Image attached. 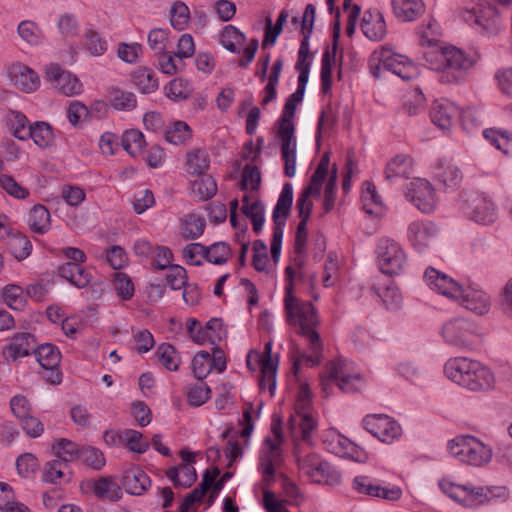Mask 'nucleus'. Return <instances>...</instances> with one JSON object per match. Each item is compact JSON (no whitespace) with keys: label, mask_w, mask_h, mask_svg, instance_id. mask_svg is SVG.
I'll return each mask as SVG.
<instances>
[{"label":"nucleus","mask_w":512,"mask_h":512,"mask_svg":"<svg viewBox=\"0 0 512 512\" xmlns=\"http://www.w3.org/2000/svg\"><path fill=\"white\" fill-rule=\"evenodd\" d=\"M148 45L155 55L167 51L169 44V31L162 28H154L148 33Z\"/></svg>","instance_id":"62"},{"label":"nucleus","mask_w":512,"mask_h":512,"mask_svg":"<svg viewBox=\"0 0 512 512\" xmlns=\"http://www.w3.org/2000/svg\"><path fill=\"white\" fill-rule=\"evenodd\" d=\"M71 471L68 464L64 463L61 459H54L46 463L43 472V481L47 483L56 484L61 480L69 481Z\"/></svg>","instance_id":"38"},{"label":"nucleus","mask_w":512,"mask_h":512,"mask_svg":"<svg viewBox=\"0 0 512 512\" xmlns=\"http://www.w3.org/2000/svg\"><path fill=\"white\" fill-rule=\"evenodd\" d=\"M187 171L194 175H203L209 168L210 160L203 149H193L187 152Z\"/></svg>","instance_id":"42"},{"label":"nucleus","mask_w":512,"mask_h":512,"mask_svg":"<svg viewBox=\"0 0 512 512\" xmlns=\"http://www.w3.org/2000/svg\"><path fill=\"white\" fill-rule=\"evenodd\" d=\"M190 19V11L188 6L182 2L177 1L170 10V22L173 28L178 31L184 30Z\"/></svg>","instance_id":"59"},{"label":"nucleus","mask_w":512,"mask_h":512,"mask_svg":"<svg viewBox=\"0 0 512 512\" xmlns=\"http://www.w3.org/2000/svg\"><path fill=\"white\" fill-rule=\"evenodd\" d=\"M8 74L13 85L23 92H33L39 87V77L36 72L22 63L13 64Z\"/></svg>","instance_id":"23"},{"label":"nucleus","mask_w":512,"mask_h":512,"mask_svg":"<svg viewBox=\"0 0 512 512\" xmlns=\"http://www.w3.org/2000/svg\"><path fill=\"white\" fill-rule=\"evenodd\" d=\"M244 41L245 35L233 25L225 26L220 36L222 46L232 53H238Z\"/></svg>","instance_id":"46"},{"label":"nucleus","mask_w":512,"mask_h":512,"mask_svg":"<svg viewBox=\"0 0 512 512\" xmlns=\"http://www.w3.org/2000/svg\"><path fill=\"white\" fill-rule=\"evenodd\" d=\"M439 230L430 221H413L407 229V237L411 245L419 252L428 249L437 239Z\"/></svg>","instance_id":"15"},{"label":"nucleus","mask_w":512,"mask_h":512,"mask_svg":"<svg viewBox=\"0 0 512 512\" xmlns=\"http://www.w3.org/2000/svg\"><path fill=\"white\" fill-rule=\"evenodd\" d=\"M294 456L296 458L299 469L314 482H322L326 480L330 466L327 462L321 461L320 457L315 453L302 455L300 447H294Z\"/></svg>","instance_id":"18"},{"label":"nucleus","mask_w":512,"mask_h":512,"mask_svg":"<svg viewBox=\"0 0 512 512\" xmlns=\"http://www.w3.org/2000/svg\"><path fill=\"white\" fill-rule=\"evenodd\" d=\"M327 370L330 372L331 378L336 381L341 391L349 393L357 390L355 383L360 380V377L358 374H347L344 361L338 360L329 362L327 364Z\"/></svg>","instance_id":"28"},{"label":"nucleus","mask_w":512,"mask_h":512,"mask_svg":"<svg viewBox=\"0 0 512 512\" xmlns=\"http://www.w3.org/2000/svg\"><path fill=\"white\" fill-rule=\"evenodd\" d=\"M134 84L143 93L154 92L158 88V80L155 73L146 67H138L132 74Z\"/></svg>","instance_id":"44"},{"label":"nucleus","mask_w":512,"mask_h":512,"mask_svg":"<svg viewBox=\"0 0 512 512\" xmlns=\"http://www.w3.org/2000/svg\"><path fill=\"white\" fill-rule=\"evenodd\" d=\"M330 157L328 153H324L321 157L314 173L310 178L309 184L301 191L296 201V208L300 222L298 223L294 248L296 252H306L307 243V223L309 221L313 202L310 197H319L322 185L329 174Z\"/></svg>","instance_id":"4"},{"label":"nucleus","mask_w":512,"mask_h":512,"mask_svg":"<svg viewBox=\"0 0 512 512\" xmlns=\"http://www.w3.org/2000/svg\"><path fill=\"white\" fill-rule=\"evenodd\" d=\"M412 173V160L405 155H397L386 166L385 178L392 182L397 178H409Z\"/></svg>","instance_id":"33"},{"label":"nucleus","mask_w":512,"mask_h":512,"mask_svg":"<svg viewBox=\"0 0 512 512\" xmlns=\"http://www.w3.org/2000/svg\"><path fill=\"white\" fill-rule=\"evenodd\" d=\"M7 124L12 135L19 140H28L30 131V123L27 117L20 111L10 110L7 113Z\"/></svg>","instance_id":"37"},{"label":"nucleus","mask_w":512,"mask_h":512,"mask_svg":"<svg viewBox=\"0 0 512 512\" xmlns=\"http://www.w3.org/2000/svg\"><path fill=\"white\" fill-rule=\"evenodd\" d=\"M3 301L14 310H22L26 306V298L22 287L8 284L2 290Z\"/></svg>","instance_id":"52"},{"label":"nucleus","mask_w":512,"mask_h":512,"mask_svg":"<svg viewBox=\"0 0 512 512\" xmlns=\"http://www.w3.org/2000/svg\"><path fill=\"white\" fill-rule=\"evenodd\" d=\"M34 354L43 369L41 372L42 378L51 384H60L62 380V374L59 370L61 353L58 347L50 343H45L36 346Z\"/></svg>","instance_id":"12"},{"label":"nucleus","mask_w":512,"mask_h":512,"mask_svg":"<svg viewBox=\"0 0 512 512\" xmlns=\"http://www.w3.org/2000/svg\"><path fill=\"white\" fill-rule=\"evenodd\" d=\"M58 274L77 288L86 287L91 280L90 273L77 263L66 262L58 269Z\"/></svg>","instance_id":"31"},{"label":"nucleus","mask_w":512,"mask_h":512,"mask_svg":"<svg viewBox=\"0 0 512 512\" xmlns=\"http://www.w3.org/2000/svg\"><path fill=\"white\" fill-rule=\"evenodd\" d=\"M271 431L273 438H266L265 444L268 446V451L261 456L259 468L263 473V481L266 485L274 480L275 465L280 459V446L283 443L282 421L279 416H274L271 424Z\"/></svg>","instance_id":"7"},{"label":"nucleus","mask_w":512,"mask_h":512,"mask_svg":"<svg viewBox=\"0 0 512 512\" xmlns=\"http://www.w3.org/2000/svg\"><path fill=\"white\" fill-rule=\"evenodd\" d=\"M205 229V220L194 213L188 214L182 220L181 234L184 239H196Z\"/></svg>","instance_id":"49"},{"label":"nucleus","mask_w":512,"mask_h":512,"mask_svg":"<svg viewBox=\"0 0 512 512\" xmlns=\"http://www.w3.org/2000/svg\"><path fill=\"white\" fill-rule=\"evenodd\" d=\"M192 130L189 125L184 121H175L167 127L165 138L169 143L174 145L184 144L187 140L191 139Z\"/></svg>","instance_id":"50"},{"label":"nucleus","mask_w":512,"mask_h":512,"mask_svg":"<svg viewBox=\"0 0 512 512\" xmlns=\"http://www.w3.org/2000/svg\"><path fill=\"white\" fill-rule=\"evenodd\" d=\"M93 493L101 499L118 501L122 497L121 487L112 477H101L94 482Z\"/></svg>","instance_id":"35"},{"label":"nucleus","mask_w":512,"mask_h":512,"mask_svg":"<svg viewBox=\"0 0 512 512\" xmlns=\"http://www.w3.org/2000/svg\"><path fill=\"white\" fill-rule=\"evenodd\" d=\"M285 276L288 283L285 286L284 307L287 321L291 326L298 327V334L306 338L310 354L297 352L293 364L296 374L300 366L305 363L309 367L317 366L323 359V344L317 332L319 319L317 312L310 302L301 301L293 295L294 271L291 266L285 268Z\"/></svg>","instance_id":"1"},{"label":"nucleus","mask_w":512,"mask_h":512,"mask_svg":"<svg viewBox=\"0 0 512 512\" xmlns=\"http://www.w3.org/2000/svg\"><path fill=\"white\" fill-rule=\"evenodd\" d=\"M405 59V56L392 53L386 47H383L379 51H375L373 53V61L382 62L383 68L392 73L400 67Z\"/></svg>","instance_id":"58"},{"label":"nucleus","mask_w":512,"mask_h":512,"mask_svg":"<svg viewBox=\"0 0 512 512\" xmlns=\"http://www.w3.org/2000/svg\"><path fill=\"white\" fill-rule=\"evenodd\" d=\"M166 476L176 487H190L197 479L196 470L192 465L182 464L171 467L166 471Z\"/></svg>","instance_id":"34"},{"label":"nucleus","mask_w":512,"mask_h":512,"mask_svg":"<svg viewBox=\"0 0 512 512\" xmlns=\"http://www.w3.org/2000/svg\"><path fill=\"white\" fill-rule=\"evenodd\" d=\"M445 376L456 385L472 392H485L494 387L493 372L480 361L468 357H452L444 365Z\"/></svg>","instance_id":"3"},{"label":"nucleus","mask_w":512,"mask_h":512,"mask_svg":"<svg viewBox=\"0 0 512 512\" xmlns=\"http://www.w3.org/2000/svg\"><path fill=\"white\" fill-rule=\"evenodd\" d=\"M7 249L18 261H21L31 254L32 244L26 235L13 233L8 235Z\"/></svg>","instance_id":"39"},{"label":"nucleus","mask_w":512,"mask_h":512,"mask_svg":"<svg viewBox=\"0 0 512 512\" xmlns=\"http://www.w3.org/2000/svg\"><path fill=\"white\" fill-rule=\"evenodd\" d=\"M376 253L380 269L387 275L399 274L407 263L405 251L396 241L390 238L380 239Z\"/></svg>","instance_id":"11"},{"label":"nucleus","mask_w":512,"mask_h":512,"mask_svg":"<svg viewBox=\"0 0 512 512\" xmlns=\"http://www.w3.org/2000/svg\"><path fill=\"white\" fill-rule=\"evenodd\" d=\"M496 211L492 201L486 198L476 200L471 212V218L480 224L488 225L496 220Z\"/></svg>","instance_id":"40"},{"label":"nucleus","mask_w":512,"mask_h":512,"mask_svg":"<svg viewBox=\"0 0 512 512\" xmlns=\"http://www.w3.org/2000/svg\"><path fill=\"white\" fill-rule=\"evenodd\" d=\"M121 483L127 493L142 495L150 487L151 480L140 467L130 465L124 470Z\"/></svg>","instance_id":"25"},{"label":"nucleus","mask_w":512,"mask_h":512,"mask_svg":"<svg viewBox=\"0 0 512 512\" xmlns=\"http://www.w3.org/2000/svg\"><path fill=\"white\" fill-rule=\"evenodd\" d=\"M193 191L201 200H208L216 194L217 185L210 175L203 174L201 178L194 181Z\"/></svg>","instance_id":"64"},{"label":"nucleus","mask_w":512,"mask_h":512,"mask_svg":"<svg viewBox=\"0 0 512 512\" xmlns=\"http://www.w3.org/2000/svg\"><path fill=\"white\" fill-rule=\"evenodd\" d=\"M293 203V186L285 183L274 207L272 219L275 228H284Z\"/></svg>","instance_id":"27"},{"label":"nucleus","mask_w":512,"mask_h":512,"mask_svg":"<svg viewBox=\"0 0 512 512\" xmlns=\"http://www.w3.org/2000/svg\"><path fill=\"white\" fill-rule=\"evenodd\" d=\"M339 35V23L336 24V31L334 33V42L332 48H327L322 56L321 65V90L327 94L332 87V65L335 61L337 52V38Z\"/></svg>","instance_id":"30"},{"label":"nucleus","mask_w":512,"mask_h":512,"mask_svg":"<svg viewBox=\"0 0 512 512\" xmlns=\"http://www.w3.org/2000/svg\"><path fill=\"white\" fill-rule=\"evenodd\" d=\"M458 115V108L452 102L443 98L435 100L430 110L432 122L442 130H449Z\"/></svg>","instance_id":"24"},{"label":"nucleus","mask_w":512,"mask_h":512,"mask_svg":"<svg viewBox=\"0 0 512 512\" xmlns=\"http://www.w3.org/2000/svg\"><path fill=\"white\" fill-rule=\"evenodd\" d=\"M427 66L440 73V81L447 84L462 82L476 60L455 46L437 45L423 52Z\"/></svg>","instance_id":"2"},{"label":"nucleus","mask_w":512,"mask_h":512,"mask_svg":"<svg viewBox=\"0 0 512 512\" xmlns=\"http://www.w3.org/2000/svg\"><path fill=\"white\" fill-rule=\"evenodd\" d=\"M465 22L475 25L485 35H496L501 29V18L495 6L489 3H481L472 9L463 11Z\"/></svg>","instance_id":"10"},{"label":"nucleus","mask_w":512,"mask_h":512,"mask_svg":"<svg viewBox=\"0 0 512 512\" xmlns=\"http://www.w3.org/2000/svg\"><path fill=\"white\" fill-rule=\"evenodd\" d=\"M297 103L292 102L289 98L286 100L282 114L278 120L277 134H290L294 135L295 125L293 122Z\"/></svg>","instance_id":"53"},{"label":"nucleus","mask_w":512,"mask_h":512,"mask_svg":"<svg viewBox=\"0 0 512 512\" xmlns=\"http://www.w3.org/2000/svg\"><path fill=\"white\" fill-rule=\"evenodd\" d=\"M123 442L132 452L142 454L149 448V443L144 439L143 434L139 431L127 429L121 436Z\"/></svg>","instance_id":"60"},{"label":"nucleus","mask_w":512,"mask_h":512,"mask_svg":"<svg viewBox=\"0 0 512 512\" xmlns=\"http://www.w3.org/2000/svg\"><path fill=\"white\" fill-rule=\"evenodd\" d=\"M317 428V421L308 413L297 412L289 418V431L294 442V447L299 446V441L308 445L312 443V433Z\"/></svg>","instance_id":"19"},{"label":"nucleus","mask_w":512,"mask_h":512,"mask_svg":"<svg viewBox=\"0 0 512 512\" xmlns=\"http://www.w3.org/2000/svg\"><path fill=\"white\" fill-rule=\"evenodd\" d=\"M364 428L384 443H391L402 434L401 426L383 414L368 415L363 419Z\"/></svg>","instance_id":"13"},{"label":"nucleus","mask_w":512,"mask_h":512,"mask_svg":"<svg viewBox=\"0 0 512 512\" xmlns=\"http://www.w3.org/2000/svg\"><path fill=\"white\" fill-rule=\"evenodd\" d=\"M439 487L443 493L465 507H476L489 499V491L481 486L460 485L443 478L439 481Z\"/></svg>","instance_id":"8"},{"label":"nucleus","mask_w":512,"mask_h":512,"mask_svg":"<svg viewBox=\"0 0 512 512\" xmlns=\"http://www.w3.org/2000/svg\"><path fill=\"white\" fill-rule=\"evenodd\" d=\"M53 451L57 459H61L68 464L79 460L81 448L75 442L62 438L53 445Z\"/></svg>","instance_id":"48"},{"label":"nucleus","mask_w":512,"mask_h":512,"mask_svg":"<svg viewBox=\"0 0 512 512\" xmlns=\"http://www.w3.org/2000/svg\"><path fill=\"white\" fill-rule=\"evenodd\" d=\"M107 99L110 105L116 110H132L136 107V96L129 91L120 88H111L108 91Z\"/></svg>","instance_id":"41"},{"label":"nucleus","mask_w":512,"mask_h":512,"mask_svg":"<svg viewBox=\"0 0 512 512\" xmlns=\"http://www.w3.org/2000/svg\"><path fill=\"white\" fill-rule=\"evenodd\" d=\"M361 28L367 38L380 41L386 35V23L381 13L370 14L369 19L363 18Z\"/></svg>","instance_id":"36"},{"label":"nucleus","mask_w":512,"mask_h":512,"mask_svg":"<svg viewBox=\"0 0 512 512\" xmlns=\"http://www.w3.org/2000/svg\"><path fill=\"white\" fill-rule=\"evenodd\" d=\"M483 136L498 150L507 154L512 145V133L507 130L485 129Z\"/></svg>","instance_id":"56"},{"label":"nucleus","mask_w":512,"mask_h":512,"mask_svg":"<svg viewBox=\"0 0 512 512\" xmlns=\"http://www.w3.org/2000/svg\"><path fill=\"white\" fill-rule=\"evenodd\" d=\"M458 300H461V304L466 309L478 315H484L490 309L491 302L487 293L473 287H469L466 290L462 289V295Z\"/></svg>","instance_id":"26"},{"label":"nucleus","mask_w":512,"mask_h":512,"mask_svg":"<svg viewBox=\"0 0 512 512\" xmlns=\"http://www.w3.org/2000/svg\"><path fill=\"white\" fill-rule=\"evenodd\" d=\"M122 146L130 155L137 156L145 146L144 135L139 130H127L122 136Z\"/></svg>","instance_id":"57"},{"label":"nucleus","mask_w":512,"mask_h":512,"mask_svg":"<svg viewBox=\"0 0 512 512\" xmlns=\"http://www.w3.org/2000/svg\"><path fill=\"white\" fill-rule=\"evenodd\" d=\"M155 356L159 362L168 370L177 371L180 364V357L174 346L169 343H162L158 346Z\"/></svg>","instance_id":"51"},{"label":"nucleus","mask_w":512,"mask_h":512,"mask_svg":"<svg viewBox=\"0 0 512 512\" xmlns=\"http://www.w3.org/2000/svg\"><path fill=\"white\" fill-rule=\"evenodd\" d=\"M396 18L402 22H412L425 12L422 0H391Z\"/></svg>","instance_id":"29"},{"label":"nucleus","mask_w":512,"mask_h":512,"mask_svg":"<svg viewBox=\"0 0 512 512\" xmlns=\"http://www.w3.org/2000/svg\"><path fill=\"white\" fill-rule=\"evenodd\" d=\"M424 280L432 290L447 298L459 299L462 295V287L457 281L433 267L425 270Z\"/></svg>","instance_id":"17"},{"label":"nucleus","mask_w":512,"mask_h":512,"mask_svg":"<svg viewBox=\"0 0 512 512\" xmlns=\"http://www.w3.org/2000/svg\"><path fill=\"white\" fill-rule=\"evenodd\" d=\"M46 77L54 88L66 96L78 95L82 91L80 80L70 72L62 70L58 64L47 66Z\"/></svg>","instance_id":"16"},{"label":"nucleus","mask_w":512,"mask_h":512,"mask_svg":"<svg viewBox=\"0 0 512 512\" xmlns=\"http://www.w3.org/2000/svg\"><path fill=\"white\" fill-rule=\"evenodd\" d=\"M446 344L462 351H472L481 343L479 327L465 318H454L447 321L441 330Z\"/></svg>","instance_id":"5"},{"label":"nucleus","mask_w":512,"mask_h":512,"mask_svg":"<svg viewBox=\"0 0 512 512\" xmlns=\"http://www.w3.org/2000/svg\"><path fill=\"white\" fill-rule=\"evenodd\" d=\"M29 134L31 135L29 139L31 138L34 143L41 148L49 147L54 140L52 127L42 121L30 125Z\"/></svg>","instance_id":"47"},{"label":"nucleus","mask_w":512,"mask_h":512,"mask_svg":"<svg viewBox=\"0 0 512 512\" xmlns=\"http://www.w3.org/2000/svg\"><path fill=\"white\" fill-rule=\"evenodd\" d=\"M29 226L32 231L44 234L50 227V213L41 204L34 205L29 214Z\"/></svg>","instance_id":"43"},{"label":"nucleus","mask_w":512,"mask_h":512,"mask_svg":"<svg viewBox=\"0 0 512 512\" xmlns=\"http://www.w3.org/2000/svg\"><path fill=\"white\" fill-rule=\"evenodd\" d=\"M449 453L459 461L480 467L492 457V450L473 436H458L448 443Z\"/></svg>","instance_id":"6"},{"label":"nucleus","mask_w":512,"mask_h":512,"mask_svg":"<svg viewBox=\"0 0 512 512\" xmlns=\"http://www.w3.org/2000/svg\"><path fill=\"white\" fill-rule=\"evenodd\" d=\"M406 198L420 211L430 213L436 204L435 191L431 183L425 179L416 178L411 181L405 191Z\"/></svg>","instance_id":"14"},{"label":"nucleus","mask_w":512,"mask_h":512,"mask_svg":"<svg viewBox=\"0 0 512 512\" xmlns=\"http://www.w3.org/2000/svg\"><path fill=\"white\" fill-rule=\"evenodd\" d=\"M155 56L157 57V67L163 74L172 76L177 74L184 67L183 61L177 58L175 53L172 54L169 51H164Z\"/></svg>","instance_id":"54"},{"label":"nucleus","mask_w":512,"mask_h":512,"mask_svg":"<svg viewBox=\"0 0 512 512\" xmlns=\"http://www.w3.org/2000/svg\"><path fill=\"white\" fill-rule=\"evenodd\" d=\"M192 370L198 380L205 379L212 371L210 354L206 351L198 352L192 360Z\"/></svg>","instance_id":"63"},{"label":"nucleus","mask_w":512,"mask_h":512,"mask_svg":"<svg viewBox=\"0 0 512 512\" xmlns=\"http://www.w3.org/2000/svg\"><path fill=\"white\" fill-rule=\"evenodd\" d=\"M186 396L191 406L199 407L208 401L211 396V389L204 382L196 383L188 388Z\"/></svg>","instance_id":"61"},{"label":"nucleus","mask_w":512,"mask_h":512,"mask_svg":"<svg viewBox=\"0 0 512 512\" xmlns=\"http://www.w3.org/2000/svg\"><path fill=\"white\" fill-rule=\"evenodd\" d=\"M37 346L34 335L24 332L15 334L11 342L3 348V356L7 361L14 362L35 351Z\"/></svg>","instance_id":"21"},{"label":"nucleus","mask_w":512,"mask_h":512,"mask_svg":"<svg viewBox=\"0 0 512 512\" xmlns=\"http://www.w3.org/2000/svg\"><path fill=\"white\" fill-rule=\"evenodd\" d=\"M353 488L360 494L389 501H396L402 496V490L398 486L383 487L379 484L373 483L367 476L355 477L353 480Z\"/></svg>","instance_id":"20"},{"label":"nucleus","mask_w":512,"mask_h":512,"mask_svg":"<svg viewBox=\"0 0 512 512\" xmlns=\"http://www.w3.org/2000/svg\"><path fill=\"white\" fill-rule=\"evenodd\" d=\"M281 140V156L284 160V173L291 178L296 173V138L290 134H277Z\"/></svg>","instance_id":"32"},{"label":"nucleus","mask_w":512,"mask_h":512,"mask_svg":"<svg viewBox=\"0 0 512 512\" xmlns=\"http://www.w3.org/2000/svg\"><path fill=\"white\" fill-rule=\"evenodd\" d=\"M433 178L447 188H456L462 181V172L450 159L440 158L433 166Z\"/></svg>","instance_id":"22"},{"label":"nucleus","mask_w":512,"mask_h":512,"mask_svg":"<svg viewBox=\"0 0 512 512\" xmlns=\"http://www.w3.org/2000/svg\"><path fill=\"white\" fill-rule=\"evenodd\" d=\"M206 261L214 265L226 263L232 256V250L229 244L225 242H216L206 246Z\"/></svg>","instance_id":"55"},{"label":"nucleus","mask_w":512,"mask_h":512,"mask_svg":"<svg viewBox=\"0 0 512 512\" xmlns=\"http://www.w3.org/2000/svg\"><path fill=\"white\" fill-rule=\"evenodd\" d=\"M261 377L259 385L261 389H268L273 395L276 388L277 361L272 358H262L260 361Z\"/></svg>","instance_id":"45"},{"label":"nucleus","mask_w":512,"mask_h":512,"mask_svg":"<svg viewBox=\"0 0 512 512\" xmlns=\"http://www.w3.org/2000/svg\"><path fill=\"white\" fill-rule=\"evenodd\" d=\"M439 487L443 493L465 507H476L489 499V491L481 486L460 485L443 478L439 481Z\"/></svg>","instance_id":"9"}]
</instances>
